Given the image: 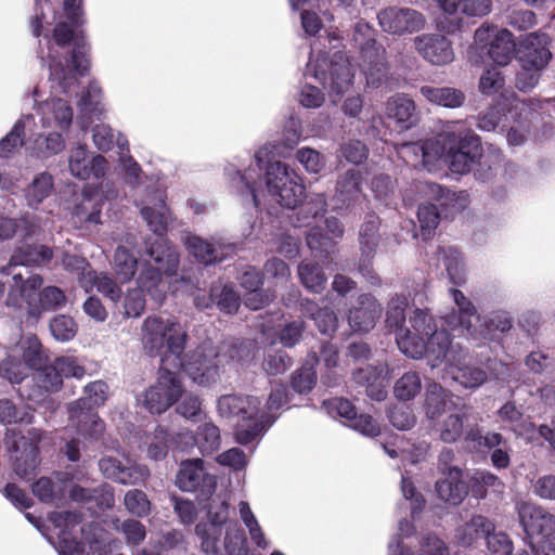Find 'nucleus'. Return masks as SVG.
<instances>
[{
    "instance_id": "nucleus-1",
    "label": "nucleus",
    "mask_w": 555,
    "mask_h": 555,
    "mask_svg": "<svg viewBox=\"0 0 555 555\" xmlns=\"http://www.w3.org/2000/svg\"><path fill=\"white\" fill-rule=\"evenodd\" d=\"M81 0H64V14L66 21H60L53 28V37L44 25H51L46 12L36 13L31 21L33 34L42 36L48 49L44 55L42 41H39L38 55L43 65L50 70L52 98L41 100L42 94L38 87L24 95L31 99L35 117H38L40 131L30 130L27 142V153L31 157L46 160L65 150V134L73 125L74 113L68 101L59 95L68 98L78 94L77 74L85 75L88 70L87 43L85 38L76 33L81 23Z\"/></svg>"
},
{
    "instance_id": "nucleus-2",
    "label": "nucleus",
    "mask_w": 555,
    "mask_h": 555,
    "mask_svg": "<svg viewBox=\"0 0 555 555\" xmlns=\"http://www.w3.org/2000/svg\"><path fill=\"white\" fill-rule=\"evenodd\" d=\"M166 192L163 188H155L146 192L145 198L140 203V212L149 229L156 235L145 241V254L154 261L142 266L137 279L141 291L149 293L153 298L160 299L165 293L164 276L177 273L179 254L165 234L171 221V214L166 205Z\"/></svg>"
},
{
    "instance_id": "nucleus-3",
    "label": "nucleus",
    "mask_w": 555,
    "mask_h": 555,
    "mask_svg": "<svg viewBox=\"0 0 555 555\" xmlns=\"http://www.w3.org/2000/svg\"><path fill=\"white\" fill-rule=\"evenodd\" d=\"M268 147L259 149L247 168L241 170L234 164L225 167V175L233 186L243 195L249 197L254 207L259 208L260 202L256 191L263 165L264 182L269 195L282 207L295 209L306 197L302 178L287 164L275 160L269 162Z\"/></svg>"
},
{
    "instance_id": "nucleus-4",
    "label": "nucleus",
    "mask_w": 555,
    "mask_h": 555,
    "mask_svg": "<svg viewBox=\"0 0 555 555\" xmlns=\"http://www.w3.org/2000/svg\"><path fill=\"white\" fill-rule=\"evenodd\" d=\"M399 349L412 359L425 357L433 369L444 363L447 373L464 388L475 389L487 380V372L479 366L469 365L463 348L452 343L444 330L431 333L426 344L402 335L399 338Z\"/></svg>"
},
{
    "instance_id": "nucleus-5",
    "label": "nucleus",
    "mask_w": 555,
    "mask_h": 555,
    "mask_svg": "<svg viewBox=\"0 0 555 555\" xmlns=\"http://www.w3.org/2000/svg\"><path fill=\"white\" fill-rule=\"evenodd\" d=\"M456 310L442 317L444 325L452 331H459L476 346L494 339L495 332L505 333L512 328V317L505 310H495L487 315H480L476 306L459 289L450 291Z\"/></svg>"
},
{
    "instance_id": "nucleus-6",
    "label": "nucleus",
    "mask_w": 555,
    "mask_h": 555,
    "mask_svg": "<svg viewBox=\"0 0 555 555\" xmlns=\"http://www.w3.org/2000/svg\"><path fill=\"white\" fill-rule=\"evenodd\" d=\"M207 521L196 525V534L206 554L217 555L224 551L229 555H245L246 538L236 521L229 520V504L217 495L206 506Z\"/></svg>"
},
{
    "instance_id": "nucleus-7",
    "label": "nucleus",
    "mask_w": 555,
    "mask_h": 555,
    "mask_svg": "<svg viewBox=\"0 0 555 555\" xmlns=\"http://www.w3.org/2000/svg\"><path fill=\"white\" fill-rule=\"evenodd\" d=\"M437 140H441L444 150L440 160L443 159L453 173L465 175L476 165L481 142L465 120L447 121Z\"/></svg>"
},
{
    "instance_id": "nucleus-8",
    "label": "nucleus",
    "mask_w": 555,
    "mask_h": 555,
    "mask_svg": "<svg viewBox=\"0 0 555 555\" xmlns=\"http://www.w3.org/2000/svg\"><path fill=\"white\" fill-rule=\"evenodd\" d=\"M218 411L222 417L237 416L235 438L240 444H249L260 438L274 423L267 412H261L256 397L225 395L218 400Z\"/></svg>"
},
{
    "instance_id": "nucleus-9",
    "label": "nucleus",
    "mask_w": 555,
    "mask_h": 555,
    "mask_svg": "<svg viewBox=\"0 0 555 555\" xmlns=\"http://www.w3.org/2000/svg\"><path fill=\"white\" fill-rule=\"evenodd\" d=\"M188 333L175 317L149 315L141 326L144 351L151 356H181L185 349Z\"/></svg>"
},
{
    "instance_id": "nucleus-10",
    "label": "nucleus",
    "mask_w": 555,
    "mask_h": 555,
    "mask_svg": "<svg viewBox=\"0 0 555 555\" xmlns=\"http://www.w3.org/2000/svg\"><path fill=\"white\" fill-rule=\"evenodd\" d=\"M304 77L317 79L328 90L331 96H341L352 86L354 73L349 60L344 54L335 53L327 61L325 53L318 51L317 42H313Z\"/></svg>"
},
{
    "instance_id": "nucleus-11",
    "label": "nucleus",
    "mask_w": 555,
    "mask_h": 555,
    "mask_svg": "<svg viewBox=\"0 0 555 555\" xmlns=\"http://www.w3.org/2000/svg\"><path fill=\"white\" fill-rule=\"evenodd\" d=\"M0 281L3 285L4 305L15 312H25L29 318L38 319L37 293L43 279L39 274H23L12 266L0 267Z\"/></svg>"
},
{
    "instance_id": "nucleus-12",
    "label": "nucleus",
    "mask_w": 555,
    "mask_h": 555,
    "mask_svg": "<svg viewBox=\"0 0 555 555\" xmlns=\"http://www.w3.org/2000/svg\"><path fill=\"white\" fill-rule=\"evenodd\" d=\"M408 298L404 295H396L391 297L387 305L386 324L390 330L396 332V341L399 346V338L402 335L411 337L413 340L427 343L431 333L440 332L434 318L425 310L416 309L409 319L410 327H404L405 308L408 307Z\"/></svg>"
},
{
    "instance_id": "nucleus-13",
    "label": "nucleus",
    "mask_w": 555,
    "mask_h": 555,
    "mask_svg": "<svg viewBox=\"0 0 555 555\" xmlns=\"http://www.w3.org/2000/svg\"><path fill=\"white\" fill-rule=\"evenodd\" d=\"M85 397L68 406L69 420L82 436L96 438L104 430L103 422L93 408L104 404L108 398V385L95 380L85 387Z\"/></svg>"
},
{
    "instance_id": "nucleus-14",
    "label": "nucleus",
    "mask_w": 555,
    "mask_h": 555,
    "mask_svg": "<svg viewBox=\"0 0 555 555\" xmlns=\"http://www.w3.org/2000/svg\"><path fill=\"white\" fill-rule=\"evenodd\" d=\"M353 41L360 48L361 69L366 78V85L378 88L387 76L386 50L377 44L374 29L369 23L359 21L353 28Z\"/></svg>"
},
{
    "instance_id": "nucleus-15",
    "label": "nucleus",
    "mask_w": 555,
    "mask_h": 555,
    "mask_svg": "<svg viewBox=\"0 0 555 555\" xmlns=\"http://www.w3.org/2000/svg\"><path fill=\"white\" fill-rule=\"evenodd\" d=\"M176 367H182L186 375L201 386H208L219 378L222 363L221 350L210 343H204L189 352L185 359L181 356L173 359Z\"/></svg>"
},
{
    "instance_id": "nucleus-16",
    "label": "nucleus",
    "mask_w": 555,
    "mask_h": 555,
    "mask_svg": "<svg viewBox=\"0 0 555 555\" xmlns=\"http://www.w3.org/2000/svg\"><path fill=\"white\" fill-rule=\"evenodd\" d=\"M474 41L481 49L488 48V55L500 66L507 65L517 52L513 34L488 23L476 29Z\"/></svg>"
},
{
    "instance_id": "nucleus-17",
    "label": "nucleus",
    "mask_w": 555,
    "mask_h": 555,
    "mask_svg": "<svg viewBox=\"0 0 555 555\" xmlns=\"http://www.w3.org/2000/svg\"><path fill=\"white\" fill-rule=\"evenodd\" d=\"M181 396L182 386L178 374L163 366L159 369L156 384L142 395V402L151 413L160 414Z\"/></svg>"
},
{
    "instance_id": "nucleus-18",
    "label": "nucleus",
    "mask_w": 555,
    "mask_h": 555,
    "mask_svg": "<svg viewBox=\"0 0 555 555\" xmlns=\"http://www.w3.org/2000/svg\"><path fill=\"white\" fill-rule=\"evenodd\" d=\"M378 25L383 31L395 35H412L426 26L425 15L412 8L391 5L377 13Z\"/></svg>"
},
{
    "instance_id": "nucleus-19",
    "label": "nucleus",
    "mask_w": 555,
    "mask_h": 555,
    "mask_svg": "<svg viewBox=\"0 0 555 555\" xmlns=\"http://www.w3.org/2000/svg\"><path fill=\"white\" fill-rule=\"evenodd\" d=\"M398 156L415 169L433 171L443 154L441 140L429 139L424 142H404L396 146Z\"/></svg>"
},
{
    "instance_id": "nucleus-20",
    "label": "nucleus",
    "mask_w": 555,
    "mask_h": 555,
    "mask_svg": "<svg viewBox=\"0 0 555 555\" xmlns=\"http://www.w3.org/2000/svg\"><path fill=\"white\" fill-rule=\"evenodd\" d=\"M109 168L108 160L101 154L91 153L86 144H77L69 151L68 169L79 180L103 179Z\"/></svg>"
},
{
    "instance_id": "nucleus-21",
    "label": "nucleus",
    "mask_w": 555,
    "mask_h": 555,
    "mask_svg": "<svg viewBox=\"0 0 555 555\" xmlns=\"http://www.w3.org/2000/svg\"><path fill=\"white\" fill-rule=\"evenodd\" d=\"M50 520L59 530V542L55 546L59 555H82L83 544L76 537L77 528L82 520L81 514L72 511L53 512Z\"/></svg>"
},
{
    "instance_id": "nucleus-22",
    "label": "nucleus",
    "mask_w": 555,
    "mask_h": 555,
    "mask_svg": "<svg viewBox=\"0 0 555 555\" xmlns=\"http://www.w3.org/2000/svg\"><path fill=\"white\" fill-rule=\"evenodd\" d=\"M182 241L189 253L205 264L222 261L236 251V245L227 242L221 236H214L211 242H209L203 240L201 236L186 233Z\"/></svg>"
},
{
    "instance_id": "nucleus-23",
    "label": "nucleus",
    "mask_w": 555,
    "mask_h": 555,
    "mask_svg": "<svg viewBox=\"0 0 555 555\" xmlns=\"http://www.w3.org/2000/svg\"><path fill=\"white\" fill-rule=\"evenodd\" d=\"M30 438L21 436L14 440L10 448L11 460L15 474L26 480H30L39 465L37 442L41 439L40 433L33 430Z\"/></svg>"
},
{
    "instance_id": "nucleus-24",
    "label": "nucleus",
    "mask_w": 555,
    "mask_h": 555,
    "mask_svg": "<svg viewBox=\"0 0 555 555\" xmlns=\"http://www.w3.org/2000/svg\"><path fill=\"white\" fill-rule=\"evenodd\" d=\"M99 468L105 478L122 485H139L150 476L146 465L129 457L121 461L113 456H104L99 461Z\"/></svg>"
},
{
    "instance_id": "nucleus-25",
    "label": "nucleus",
    "mask_w": 555,
    "mask_h": 555,
    "mask_svg": "<svg viewBox=\"0 0 555 555\" xmlns=\"http://www.w3.org/2000/svg\"><path fill=\"white\" fill-rule=\"evenodd\" d=\"M176 485L182 491H199L202 495L210 496L216 490L217 479L205 472L201 459H194L181 463Z\"/></svg>"
},
{
    "instance_id": "nucleus-26",
    "label": "nucleus",
    "mask_w": 555,
    "mask_h": 555,
    "mask_svg": "<svg viewBox=\"0 0 555 555\" xmlns=\"http://www.w3.org/2000/svg\"><path fill=\"white\" fill-rule=\"evenodd\" d=\"M548 43L550 38L544 33L526 35L516 52L522 69L539 72L544 68L551 59Z\"/></svg>"
},
{
    "instance_id": "nucleus-27",
    "label": "nucleus",
    "mask_w": 555,
    "mask_h": 555,
    "mask_svg": "<svg viewBox=\"0 0 555 555\" xmlns=\"http://www.w3.org/2000/svg\"><path fill=\"white\" fill-rule=\"evenodd\" d=\"M415 188L422 197L436 202L446 217L464 210L468 205L466 191H451L428 181H418Z\"/></svg>"
},
{
    "instance_id": "nucleus-28",
    "label": "nucleus",
    "mask_w": 555,
    "mask_h": 555,
    "mask_svg": "<svg viewBox=\"0 0 555 555\" xmlns=\"http://www.w3.org/2000/svg\"><path fill=\"white\" fill-rule=\"evenodd\" d=\"M351 378L357 385L365 387L366 395L371 399L383 401L387 397L386 387L390 378V369L387 363L359 366L352 371Z\"/></svg>"
},
{
    "instance_id": "nucleus-29",
    "label": "nucleus",
    "mask_w": 555,
    "mask_h": 555,
    "mask_svg": "<svg viewBox=\"0 0 555 555\" xmlns=\"http://www.w3.org/2000/svg\"><path fill=\"white\" fill-rule=\"evenodd\" d=\"M415 51L428 63L442 66L454 60L451 41L441 34H423L413 39Z\"/></svg>"
},
{
    "instance_id": "nucleus-30",
    "label": "nucleus",
    "mask_w": 555,
    "mask_h": 555,
    "mask_svg": "<svg viewBox=\"0 0 555 555\" xmlns=\"http://www.w3.org/2000/svg\"><path fill=\"white\" fill-rule=\"evenodd\" d=\"M378 227L379 218L375 215H369L359 231V243L362 256L359 263V271L373 284L378 283V278L374 274L371 264V259L374 257L378 245Z\"/></svg>"
},
{
    "instance_id": "nucleus-31",
    "label": "nucleus",
    "mask_w": 555,
    "mask_h": 555,
    "mask_svg": "<svg viewBox=\"0 0 555 555\" xmlns=\"http://www.w3.org/2000/svg\"><path fill=\"white\" fill-rule=\"evenodd\" d=\"M517 512L527 537L542 535L547 538L555 532V515L541 506L520 502L517 504Z\"/></svg>"
},
{
    "instance_id": "nucleus-32",
    "label": "nucleus",
    "mask_w": 555,
    "mask_h": 555,
    "mask_svg": "<svg viewBox=\"0 0 555 555\" xmlns=\"http://www.w3.org/2000/svg\"><path fill=\"white\" fill-rule=\"evenodd\" d=\"M362 181V172L354 168L338 176L334 195L336 210L351 208L364 197Z\"/></svg>"
},
{
    "instance_id": "nucleus-33",
    "label": "nucleus",
    "mask_w": 555,
    "mask_h": 555,
    "mask_svg": "<svg viewBox=\"0 0 555 555\" xmlns=\"http://www.w3.org/2000/svg\"><path fill=\"white\" fill-rule=\"evenodd\" d=\"M178 438L182 440L180 447L181 451H186L193 447H197L203 455H208L217 451L220 447V430L211 422H205L198 426L196 434L180 433Z\"/></svg>"
},
{
    "instance_id": "nucleus-34",
    "label": "nucleus",
    "mask_w": 555,
    "mask_h": 555,
    "mask_svg": "<svg viewBox=\"0 0 555 555\" xmlns=\"http://www.w3.org/2000/svg\"><path fill=\"white\" fill-rule=\"evenodd\" d=\"M359 307L350 310L348 322L354 332H367L374 327L382 314V306L375 297L363 294L358 298Z\"/></svg>"
},
{
    "instance_id": "nucleus-35",
    "label": "nucleus",
    "mask_w": 555,
    "mask_h": 555,
    "mask_svg": "<svg viewBox=\"0 0 555 555\" xmlns=\"http://www.w3.org/2000/svg\"><path fill=\"white\" fill-rule=\"evenodd\" d=\"M33 380L36 385L26 396L35 403H43L48 397L47 393L57 391L63 384V379L53 364L47 365V363L35 371Z\"/></svg>"
},
{
    "instance_id": "nucleus-36",
    "label": "nucleus",
    "mask_w": 555,
    "mask_h": 555,
    "mask_svg": "<svg viewBox=\"0 0 555 555\" xmlns=\"http://www.w3.org/2000/svg\"><path fill=\"white\" fill-rule=\"evenodd\" d=\"M30 122L37 126L35 116L30 113L22 114L14 122L11 130L0 140V159L13 156L23 146L27 151L26 128Z\"/></svg>"
},
{
    "instance_id": "nucleus-37",
    "label": "nucleus",
    "mask_w": 555,
    "mask_h": 555,
    "mask_svg": "<svg viewBox=\"0 0 555 555\" xmlns=\"http://www.w3.org/2000/svg\"><path fill=\"white\" fill-rule=\"evenodd\" d=\"M443 476L444 478L436 482L438 496L451 505H459L467 495V486L462 480V470L452 468Z\"/></svg>"
},
{
    "instance_id": "nucleus-38",
    "label": "nucleus",
    "mask_w": 555,
    "mask_h": 555,
    "mask_svg": "<svg viewBox=\"0 0 555 555\" xmlns=\"http://www.w3.org/2000/svg\"><path fill=\"white\" fill-rule=\"evenodd\" d=\"M52 257V249L46 245L23 244L14 250L7 266H12L14 270L20 266H43L50 262Z\"/></svg>"
},
{
    "instance_id": "nucleus-39",
    "label": "nucleus",
    "mask_w": 555,
    "mask_h": 555,
    "mask_svg": "<svg viewBox=\"0 0 555 555\" xmlns=\"http://www.w3.org/2000/svg\"><path fill=\"white\" fill-rule=\"evenodd\" d=\"M420 93L430 104L447 108H459L466 100L464 91L453 87H434L425 85L420 88Z\"/></svg>"
},
{
    "instance_id": "nucleus-40",
    "label": "nucleus",
    "mask_w": 555,
    "mask_h": 555,
    "mask_svg": "<svg viewBox=\"0 0 555 555\" xmlns=\"http://www.w3.org/2000/svg\"><path fill=\"white\" fill-rule=\"evenodd\" d=\"M70 498L76 502L92 503L100 509L112 508L115 504L113 488L103 483L93 489L75 486L70 490Z\"/></svg>"
},
{
    "instance_id": "nucleus-41",
    "label": "nucleus",
    "mask_w": 555,
    "mask_h": 555,
    "mask_svg": "<svg viewBox=\"0 0 555 555\" xmlns=\"http://www.w3.org/2000/svg\"><path fill=\"white\" fill-rule=\"evenodd\" d=\"M81 114L87 117L86 124L92 122L94 119H101L105 113V106L102 103V89L96 81H91L86 90L82 91L78 102Z\"/></svg>"
},
{
    "instance_id": "nucleus-42",
    "label": "nucleus",
    "mask_w": 555,
    "mask_h": 555,
    "mask_svg": "<svg viewBox=\"0 0 555 555\" xmlns=\"http://www.w3.org/2000/svg\"><path fill=\"white\" fill-rule=\"evenodd\" d=\"M494 530L493 522L482 515H475L465 525L456 529V539L464 546L472 545L478 539L487 538Z\"/></svg>"
},
{
    "instance_id": "nucleus-43",
    "label": "nucleus",
    "mask_w": 555,
    "mask_h": 555,
    "mask_svg": "<svg viewBox=\"0 0 555 555\" xmlns=\"http://www.w3.org/2000/svg\"><path fill=\"white\" fill-rule=\"evenodd\" d=\"M81 287L87 293L91 292L95 287L98 292H100L114 302L118 301L121 297L120 287L106 273L98 274L95 271L85 273L81 278Z\"/></svg>"
},
{
    "instance_id": "nucleus-44",
    "label": "nucleus",
    "mask_w": 555,
    "mask_h": 555,
    "mask_svg": "<svg viewBox=\"0 0 555 555\" xmlns=\"http://www.w3.org/2000/svg\"><path fill=\"white\" fill-rule=\"evenodd\" d=\"M116 145L119 149V165L124 172V179L129 185L140 182L142 169L137 160L129 154V142L125 134L117 133Z\"/></svg>"
},
{
    "instance_id": "nucleus-45",
    "label": "nucleus",
    "mask_w": 555,
    "mask_h": 555,
    "mask_svg": "<svg viewBox=\"0 0 555 555\" xmlns=\"http://www.w3.org/2000/svg\"><path fill=\"white\" fill-rule=\"evenodd\" d=\"M439 261H442L443 267L450 281L454 285H461L465 281V270L461 253L452 246L440 247L437 251Z\"/></svg>"
},
{
    "instance_id": "nucleus-46",
    "label": "nucleus",
    "mask_w": 555,
    "mask_h": 555,
    "mask_svg": "<svg viewBox=\"0 0 555 555\" xmlns=\"http://www.w3.org/2000/svg\"><path fill=\"white\" fill-rule=\"evenodd\" d=\"M54 189L53 177L49 172L36 175L25 191L28 206L37 208L48 198Z\"/></svg>"
},
{
    "instance_id": "nucleus-47",
    "label": "nucleus",
    "mask_w": 555,
    "mask_h": 555,
    "mask_svg": "<svg viewBox=\"0 0 555 555\" xmlns=\"http://www.w3.org/2000/svg\"><path fill=\"white\" fill-rule=\"evenodd\" d=\"M503 160L504 157L500 149L491 145L485 154L481 150L476 163V178L482 181L491 179L501 170Z\"/></svg>"
},
{
    "instance_id": "nucleus-48",
    "label": "nucleus",
    "mask_w": 555,
    "mask_h": 555,
    "mask_svg": "<svg viewBox=\"0 0 555 555\" xmlns=\"http://www.w3.org/2000/svg\"><path fill=\"white\" fill-rule=\"evenodd\" d=\"M300 307L305 315L314 320L315 325L322 334L327 335L336 331L337 317L331 309L323 308L317 310V305L309 299L302 300Z\"/></svg>"
},
{
    "instance_id": "nucleus-49",
    "label": "nucleus",
    "mask_w": 555,
    "mask_h": 555,
    "mask_svg": "<svg viewBox=\"0 0 555 555\" xmlns=\"http://www.w3.org/2000/svg\"><path fill=\"white\" fill-rule=\"evenodd\" d=\"M450 392L436 382L428 383L425 390V412L427 417L435 420L446 411Z\"/></svg>"
},
{
    "instance_id": "nucleus-50",
    "label": "nucleus",
    "mask_w": 555,
    "mask_h": 555,
    "mask_svg": "<svg viewBox=\"0 0 555 555\" xmlns=\"http://www.w3.org/2000/svg\"><path fill=\"white\" fill-rule=\"evenodd\" d=\"M422 390V378L415 371L403 373L393 385V396L401 402L415 399Z\"/></svg>"
},
{
    "instance_id": "nucleus-51",
    "label": "nucleus",
    "mask_w": 555,
    "mask_h": 555,
    "mask_svg": "<svg viewBox=\"0 0 555 555\" xmlns=\"http://www.w3.org/2000/svg\"><path fill=\"white\" fill-rule=\"evenodd\" d=\"M386 115L399 124H411L415 115V103L404 94H397L387 101Z\"/></svg>"
},
{
    "instance_id": "nucleus-52",
    "label": "nucleus",
    "mask_w": 555,
    "mask_h": 555,
    "mask_svg": "<svg viewBox=\"0 0 555 555\" xmlns=\"http://www.w3.org/2000/svg\"><path fill=\"white\" fill-rule=\"evenodd\" d=\"M472 494L476 499H483L487 495L488 489L494 493L501 494L504 491L503 481L487 470L476 472L470 479Z\"/></svg>"
},
{
    "instance_id": "nucleus-53",
    "label": "nucleus",
    "mask_w": 555,
    "mask_h": 555,
    "mask_svg": "<svg viewBox=\"0 0 555 555\" xmlns=\"http://www.w3.org/2000/svg\"><path fill=\"white\" fill-rule=\"evenodd\" d=\"M298 275L301 284L313 293H321L326 283L322 268L312 261L304 260L298 266Z\"/></svg>"
},
{
    "instance_id": "nucleus-54",
    "label": "nucleus",
    "mask_w": 555,
    "mask_h": 555,
    "mask_svg": "<svg viewBox=\"0 0 555 555\" xmlns=\"http://www.w3.org/2000/svg\"><path fill=\"white\" fill-rule=\"evenodd\" d=\"M182 440L171 437L168 431L158 426L153 435L152 441L149 443L147 455L154 461H160L166 457L169 448L175 447L180 449L178 444H181Z\"/></svg>"
},
{
    "instance_id": "nucleus-55",
    "label": "nucleus",
    "mask_w": 555,
    "mask_h": 555,
    "mask_svg": "<svg viewBox=\"0 0 555 555\" xmlns=\"http://www.w3.org/2000/svg\"><path fill=\"white\" fill-rule=\"evenodd\" d=\"M138 268V259L125 246H118L113 258V269L121 283L129 282Z\"/></svg>"
},
{
    "instance_id": "nucleus-56",
    "label": "nucleus",
    "mask_w": 555,
    "mask_h": 555,
    "mask_svg": "<svg viewBox=\"0 0 555 555\" xmlns=\"http://www.w3.org/2000/svg\"><path fill=\"white\" fill-rule=\"evenodd\" d=\"M66 302L64 292L56 286L40 288L37 293L36 304L38 307V319L42 313L62 308Z\"/></svg>"
},
{
    "instance_id": "nucleus-57",
    "label": "nucleus",
    "mask_w": 555,
    "mask_h": 555,
    "mask_svg": "<svg viewBox=\"0 0 555 555\" xmlns=\"http://www.w3.org/2000/svg\"><path fill=\"white\" fill-rule=\"evenodd\" d=\"M465 413H451L437 427L439 438L446 443H453L463 435Z\"/></svg>"
},
{
    "instance_id": "nucleus-58",
    "label": "nucleus",
    "mask_w": 555,
    "mask_h": 555,
    "mask_svg": "<svg viewBox=\"0 0 555 555\" xmlns=\"http://www.w3.org/2000/svg\"><path fill=\"white\" fill-rule=\"evenodd\" d=\"M33 413L27 404L16 406L11 400H0V423L15 424V423H31Z\"/></svg>"
},
{
    "instance_id": "nucleus-59",
    "label": "nucleus",
    "mask_w": 555,
    "mask_h": 555,
    "mask_svg": "<svg viewBox=\"0 0 555 555\" xmlns=\"http://www.w3.org/2000/svg\"><path fill=\"white\" fill-rule=\"evenodd\" d=\"M23 360L28 369L37 371L47 362V356L36 336H27L22 344Z\"/></svg>"
},
{
    "instance_id": "nucleus-60",
    "label": "nucleus",
    "mask_w": 555,
    "mask_h": 555,
    "mask_svg": "<svg viewBox=\"0 0 555 555\" xmlns=\"http://www.w3.org/2000/svg\"><path fill=\"white\" fill-rule=\"evenodd\" d=\"M33 493L41 502L53 504L62 499L64 487L51 478L42 477L33 485Z\"/></svg>"
},
{
    "instance_id": "nucleus-61",
    "label": "nucleus",
    "mask_w": 555,
    "mask_h": 555,
    "mask_svg": "<svg viewBox=\"0 0 555 555\" xmlns=\"http://www.w3.org/2000/svg\"><path fill=\"white\" fill-rule=\"evenodd\" d=\"M439 206L436 202L421 204L417 209V218L420 221L422 235L424 238H428L431 232L437 228L442 211L439 210Z\"/></svg>"
},
{
    "instance_id": "nucleus-62",
    "label": "nucleus",
    "mask_w": 555,
    "mask_h": 555,
    "mask_svg": "<svg viewBox=\"0 0 555 555\" xmlns=\"http://www.w3.org/2000/svg\"><path fill=\"white\" fill-rule=\"evenodd\" d=\"M50 331L57 341L72 340L78 331V326L72 317L60 314L50 321Z\"/></svg>"
},
{
    "instance_id": "nucleus-63",
    "label": "nucleus",
    "mask_w": 555,
    "mask_h": 555,
    "mask_svg": "<svg viewBox=\"0 0 555 555\" xmlns=\"http://www.w3.org/2000/svg\"><path fill=\"white\" fill-rule=\"evenodd\" d=\"M296 159L310 175H319L326 166L325 156L311 147L297 150Z\"/></svg>"
},
{
    "instance_id": "nucleus-64",
    "label": "nucleus",
    "mask_w": 555,
    "mask_h": 555,
    "mask_svg": "<svg viewBox=\"0 0 555 555\" xmlns=\"http://www.w3.org/2000/svg\"><path fill=\"white\" fill-rule=\"evenodd\" d=\"M126 509L133 516L143 518L151 512V502L147 495L139 489L127 491L124 498Z\"/></svg>"
}]
</instances>
